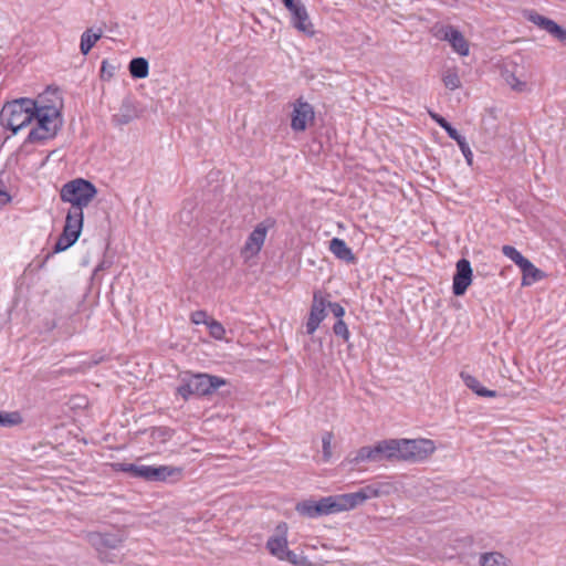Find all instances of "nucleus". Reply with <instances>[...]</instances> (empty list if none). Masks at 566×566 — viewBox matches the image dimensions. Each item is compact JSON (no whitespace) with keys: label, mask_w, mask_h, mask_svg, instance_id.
Instances as JSON below:
<instances>
[{"label":"nucleus","mask_w":566,"mask_h":566,"mask_svg":"<svg viewBox=\"0 0 566 566\" xmlns=\"http://www.w3.org/2000/svg\"><path fill=\"white\" fill-rule=\"evenodd\" d=\"M139 117V111L133 101L125 98L118 113L113 115L112 122L116 126H124Z\"/></svg>","instance_id":"nucleus-16"},{"label":"nucleus","mask_w":566,"mask_h":566,"mask_svg":"<svg viewBox=\"0 0 566 566\" xmlns=\"http://www.w3.org/2000/svg\"><path fill=\"white\" fill-rule=\"evenodd\" d=\"M172 437V430L167 427H156L151 429L150 438L154 442L165 443Z\"/></svg>","instance_id":"nucleus-29"},{"label":"nucleus","mask_w":566,"mask_h":566,"mask_svg":"<svg viewBox=\"0 0 566 566\" xmlns=\"http://www.w3.org/2000/svg\"><path fill=\"white\" fill-rule=\"evenodd\" d=\"M333 331L335 335L342 337L344 340H348L349 338V331L345 323V321H336L334 324Z\"/></svg>","instance_id":"nucleus-34"},{"label":"nucleus","mask_w":566,"mask_h":566,"mask_svg":"<svg viewBox=\"0 0 566 566\" xmlns=\"http://www.w3.org/2000/svg\"><path fill=\"white\" fill-rule=\"evenodd\" d=\"M444 130L447 132L448 136L450 138H452L453 140H455L458 143V140H461L463 139L464 137L461 136L458 130L455 128H453L450 124H448L446 127H444Z\"/></svg>","instance_id":"nucleus-38"},{"label":"nucleus","mask_w":566,"mask_h":566,"mask_svg":"<svg viewBox=\"0 0 566 566\" xmlns=\"http://www.w3.org/2000/svg\"><path fill=\"white\" fill-rule=\"evenodd\" d=\"M130 75L135 78H145L148 76V62L144 57H135L129 62Z\"/></svg>","instance_id":"nucleus-24"},{"label":"nucleus","mask_w":566,"mask_h":566,"mask_svg":"<svg viewBox=\"0 0 566 566\" xmlns=\"http://www.w3.org/2000/svg\"><path fill=\"white\" fill-rule=\"evenodd\" d=\"M502 253L509 258L511 261H513L518 268L525 263L527 260L524 258L521 252H518L514 247L512 245H503L502 247Z\"/></svg>","instance_id":"nucleus-31"},{"label":"nucleus","mask_w":566,"mask_h":566,"mask_svg":"<svg viewBox=\"0 0 566 566\" xmlns=\"http://www.w3.org/2000/svg\"><path fill=\"white\" fill-rule=\"evenodd\" d=\"M181 473V469L174 468L169 465H159L149 468V482H163L167 481L169 478L179 475Z\"/></svg>","instance_id":"nucleus-20"},{"label":"nucleus","mask_w":566,"mask_h":566,"mask_svg":"<svg viewBox=\"0 0 566 566\" xmlns=\"http://www.w3.org/2000/svg\"><path fill=\"white\" fill-rule=\"evenodd\" d=\"M431 117L433 118V120L444 129V127L450 124L446 118H443L442 116L438 115V114H431Z\"/></svg>","instance_id":"nucleus-41"},{"label":"nucleus","mask_w":566,"mask_h":566,"mask_svg":"<svg viewBox=\"0 0 566 566\" xmlns=\"http://www.w3.org/2000/svg\"><path fill=\"white\" fill-rule=\"evenodd\" d=\"M359 491L363 493L364 501H367L373 497H377L380 494L379 489L376 488L375 485H366V486L359 489Z\"/></svg>","instance_id":"nucleus-36"},{"label":"nucleus","mask_w":566,"mask_h":566,"mask_svg":"<svg viewBox=\"0 0 566 566\" xmlns=\"http://www.w3.org/2000/svg\"><path fill=\"white\" fill-rule=\"evenodd\" d=\"M291 14L292 25L300 32L312 35L314 34L313 23L310 20V15L305 6L300 1L291 2V6H285Z\"/></svg>","instance_id":"nucleus-10"},{"label":"nucleus","mask_w":566,"mask_h":566,"mask_svg":"<svg viewBox=\"0 0 566 566\" xmlns=\"http://www.w3.org/2000/svg\"><path fill=\"white\" fill-rule=\"evenodd\" d=\"M195 324H203L210 335L216 339H226V328L219 321H192Z\"/></svg>","instance_id":"nucleus-26"},{"label":"nucleus","mask_w":566,"mask_h":566,"mask_svg":"<svg viewBox=\"0 0 566 566\" xmlns=\"http://www.w3.org/2000/svg\"><path fill=\"white\" fill-rule=\"evenodd\" d=\"M179 380L180 384L177 387V394L185 400H188L189 397L193 395H212L218 388L227 384L226 379L208 374L185 373L180 375Z\"/></svg>","instance_id":"nucleus-4"},{"label":"nucleus","mask_w":566,"mask_h":566,"mask_svg":"<svg viewBox=\"0 0 566 566\" xmlns=\"http://www.w3.org/2000/svg\"><path fill=\"white\" fill-rule=\"evenodd\" d=\"M523 15L527 21L532 22L541 30L546 31L548 34H551L559 42L566 44V29L558 25L555 21L539 14L538 12L532 9L524 10Z\"/></svg>","instance_id":"nucleus-7"},{"label":"nucleus","mask_w":566,"mask_h":566,"mask_svg":"<svg viewBox=\"0 0 566 566\" xmlns=\"http://www.w3.org/2000/svg\"><path fill=\"white\" fill-rule=\"evenodd\" d=\"M399 441L397 439H385L374 446L359 448L347 458L349 464L357 465L360 462H399Z\"/></svg>","instance_id":"nucleus-3"},{"label":"nucleus","mask_w":566,"mask_h":566,"mask_svg":"<svg viewBox=\"0 0 566 566\" xmlns=\"http://www.w3.org/2000/svg\"><path fill=\"white\" fill-rule=\"evenodd\" d=\"M103 31L98 29L94 31L93 29H86L81 35L80 50L83 55H87L95 43L102 38Z\"/></svg>","instance_id":"nucleus-22"},{"label":"nucleus","mask_w":566,"mask_h":566,"mask_svg":"<svg viewBox=\"0 0 566 566\" xmlns=\"http://www.w3.org/2000/svg\"><path fill=\"white\" fill-rule=\"evenodd\" d=\"M523 277V285H531L543 279L544 274L541 270H538L528 259L520 266Z\"/></svg>","instance_id":"nucleus-23"},{"label":"nucleus","mask_w":566,"mask_h":566,"mask_svg":"<svg viewBox=\"0 0 566 566\" xmlns=\"http://www.w3.org/2000/svg\"><path fill=\"white\" fill-rule=\"evenodd\" d=\"M116 71V66L104 60L101 65V77L103 80H111Z\"/></svg>","instance_id":"nucleus-35"},{"label":"nucleus","mask_w":566,"mask_h":566,"mask_svg":"<svg viewBox=\"0 0 566 566\" xmlns=\"http://www.w3.org/2000/svg\"><path fill=\"white\" fill-rule=\"evenodd\" d=\"M458 145H459L463 156L465 157L468 165L471 166L472 161H473V154H472L465 138L458 140Z\"/></svg>","instance_id":"nucleus-37"},{"label":"nucleus","mask_w":566,"mask_h":566,"mask_svg":"<svg viewBox=\"0 0 566 566\" xmlns=\"http://www.w3.org/2000/svg\"><path fill=\"white\" fill-rule=\"evenodd\" d=\"M101 269H102V264H99V265L96 268L95 272L99 271Z\"/></svg>","instance_id":"nucleus-43"},{"label":"nucleus","mask_w":566,"mask_h":566,"mask_svg":"<svg viewBox=\"0 0 566 566\" xmlns=\"http://www.w3.org/2000/svg\"><path fill=\"white\" fill-rule=\"evenodd\" d=\"M335 499L338 512L353 510L365 502L363 493L359 490L353 493L335 495Z\"/></svg>","instance_id":"nucleus-18"},{"label":"nucleus","mask_w":566,"mask_h":566,"mask_svg":"<svg viewBox=\"0 0 566 566\" xmlns=\"http://www.w3.org/2000/svg\"><path fill=\"white\" fill-rule=\"evenodd\" d=\"M24 419L20 411H0V427L12 428L23 423Z\"/></svg>","instance_id":"nucleus-25"},{"label":"nucleus","mask_w":566,"mask_h":566,"mask_svg":"<svg viewBox=\"0 0 566 566\" xmlns=\"http://www.w3.org/2000/svg\"><path fill=\"white\" fill-rule=\"evenodd\" d=\"M436 35L441 40L448 41L453 51L461 56H467L469 54V42L465 40L463 34L452 25H442L438 28Z\"/></svg>","instance_id":"nucleus-11"},{"label":"nucleus","mask_w":566,"mask_h":566,"mask_svg":"<svg viewBox=\"0 0 566 566\" xmlns=\"http://www.w3.org/2000/svg\"><path fill=\"white\" fill-rule=\"evenodd\" d=\"M287 530L289 527L286 523H279L275 527V534L272 535L266 542V548L269 552L281 560L289 551L286 538Z\"/></svg>","instance_id":"nucleus-14"},{"label":"nucleus","mask_w":566,"mask_h":566,"mask_svg":"<svg viewBox=\"0 0 566 566\" xmlns=\"http://www.w3.org/2000/svg\"><path fill=\"white\" fill-rule=\"evenodd\" d=\"M397 441H399V462H423L436 451V444L430 439H397Z\"/></svg>","instance_id":"nucleus-5"},{"label":"nucleus","mask_w":566,"mask_h":566,"mask_svg":"<svg viewBox=\"0 0 566 566\" xmlns=\"http://www.w3.org/2000/svg\"><path fill=\"white\" fill-rule=\"evenodd\" d=\"M443 84L447 88L453 91L461 86V80L458 75L457 70L449 69L444 72L442 76Z\"/></svg>","instance_id":"nucleus-28"},{"label":"nucleus","mask_w":566,"mask_h":566,"mask_svg":"<svg viewBox=\"0 0 566 566\" xmlns=\"http://www.w3.org/2000/svg\"><path fill=\"white\" fill-rule=\"evenodd\" d=\"M282 560H287L294 566H313V563L304 555H298L293 551H287Z\"/></svg>","instance_id":"nucleus-30"},{"label":"nucleus","mask_w":566,"mask_h":566,"mask_svg":"<svg viewBox=\"0 0 566 566\" xmlns=\"http://www.w3.org/2000/svg\"><path fill=\"white\" fill-rule=\"evenodd\" d=\"M104 356L103 355H98V354H95L92 358V360L90 361H83L82 364L84 365L85 368H91L97 364H99L101 361L104 360Z\"/></svg>","instance_id":"nucleus-39"},{"label":"nucleus","mask_w":566,"mask_h":566,"mask_svg":"<svg viewBox=\"0 0 566 566\" xmlns=\"http://www.w3.org/2000/svg\"><path fill=\"white\" fill-rule=\"evenodd\" d=\"M506 557L499 552L484 553L480 557L481 566H506Z\"/></svg>","instance_id":"nucleus-27"},{"label":"nucleus","mask_w":566,"mask_h":566,"mask_svg":"<svg viewBox=\"0 0 566 566\" xmlns=\"http://www.w3.org/2000/svg\"><path fill=\"white\" fill-rule=\"evenodd\" d=\"M296 512L308 518L339 513L335 495L325 496L318 501L305 500L296 504Z\"/></svg>","instance_id":"nucleus-6"},{"label":"nucleus","mask_w":566,"mask_h":566,"mask_svg":"<svg viewBox=\"0 0 566 566\" xmlns=\"http://www.w3.org/2000/svg\"><path fill=\"white\" fill-rule=\"evenodd\" d=\"M87 542L98 552L104 548L115 549L124 542L125 536L120 532L99 533L90 532L86 535Z\"/></svg>","instance_id":"nucleus-13"},{"label":"nucleus","mask_w":566,"mask_h":566,"mask_svg":"<svg viewBox=\"0 0 566 566\" xmlns=\"http://www.w3.org/2000/svg\"><path fill=\"white\" fill-rule=\"evenodd\" d=\"M344 315L345 310L339 303L331 302L318 293L314 294L310 318H326L328 316L342 318Z\"/></svg>","instance_id":"nucleus-8"},{"label":"nucleus","mask_w":566,"mask_h":566,"mask_svg":"<svg viewBox=\"0 0 566 566\" xmlns=\"http://www.w3.org/2000/svg\"><path fill=\"white\" fill-rule=\"evenodd\" d=\"M463 382L465 384V386L468 388H470L473 392H475L478 396H481V397H496L497 396V392L495 390H490V389H486L485 387L481 386V384L479 382V380L462 371L460 374Z\"/></svg>","instance_id":"nucleus-21"},{"label":"nucleus","mask_w":566,"mask_h":566,"mask_svg":"<svg viewBox=\"0 0 566 566\" xmlns=\"http://www.w3.org/2000/svg\"><path fill=\"white\" fill-rule=\"evenodd\" d=\"M472 281L471 264L467 259H461L457 262V271L453 276V293L454 295H462L467 291Z\"/></svg>","instance_id":"nucleus-15"},{"label":"nucleus","mask_w":566,"mask_h":566,"mask_svg":"<svg viewBox=\"0 0 566 566\" xmlns=\"http://www.w3.org/2000/svg\"><path fill=\"white\" fill-rule=\"evenodd\" d=\"M268 233V228L260 223L248 237L243 248L241 249L242 258L248 261L254 258L262 249Z\"/></svg>","instance_id":"nucleus-12"},{"label":"nucleus","mask_w":566,"mask_h":566,"mask_svg":"<svg viewBox=\"0 0 566 566\" xmlns=\"http://www.w3.org/2000/svg\"><path fill=\"white\" fill-rule=\"evenodd\" d=\"M329 250L337 259L342 261H345L347 263H354L356 261L355 254L353 253L352 249L348 248V245L343 239H332L329 241Z\"/></svg>","instance_id":"nucleus-17"},{"label":"nucleus","mask_w":566,"mask_h":566,"mask_svg":"<svg viewBox=\"0 0 566 566\" xmlns=\"http://www.w3.org/2000/svg\"><path fill=\"white\" fill-rule=\"evenodd\" d=\"M10 200L11 196L4 190H0V208L10 202Z\"/></svg>","instance_id":"nucleus-42"},{"label":"nucleus","mask_w":566,"mask_h":566,"mask_svg":"<svg viewBox=\"0 0 566 566\" xmlns=\"http://www.w3.org/2000/svg\"><path fill=\"white\" fill-rule=\"evenodd\" d=\"M322 321H307L306 322V334L312 335L319 326Z\"/></svg>","instance_id":"nucleus-40"},{"label":"nucleus","mask_w":566,"mask_h":566,"mask_svg":"<svg viewBox=\"0 0 566 566\" xmlns=\"http://www.w3.org/2000/svg\"><path fill=\"white\" fill-rule=\"evenodd\" d=\"M96 193L95 186L82 178L74 179L62 187L61 199L69 202L71 207L65 218L63 232L55 242L54 253L67 250L77 241L83 228V209L90 205Z\"/></svg>","instance_id":"nucleus-2"},{"label":"nucleus","mask_w":566,"mask_h":566,"mask_svg":"<svg viewBox=\"0 0 566 566\" xmlns=\"http://www.w3.org/2000/svg\"><path fill=\"white\" fill-rule=\"evenodd\" d=\"M332 440H333L332 432H325L322 437L323 458L325 461H328L332 457Z\"/></svg>","instance_id":"nucleus-33"},{"label":"nucleus","mask_w":566,"mask_h":566,"mask_svg":"<svg viewBox=\"0 0 566 566\" xmlns=\"http://www.w3.org/2000/svg\"><path fill=\"white\" fill-rule=\"evenodd\" d=\"M314 119V109L312 105L298 98L293 104V112L291 114V128L294 132H304L307 124Z\"/></svg>","instance_id":"nucleus-9"},{"label":"nucleus","mask_w":566,"mask_h":566,"mask_svg":"<svg viewBox=\"0 0 566 566\" xmlns=\"http://www.w3.org/2000/svg\"><path fill=\"white\" fill-rule=\"evenodd\" d=\"M116 471L128 473L133 478L143 479L148 481L149 478V468L150 465H145L140 463H116Z\"/></svg>","instance_id":"nucleus-19"},{"label":"nucleus","mask_w":566,"mask_h":566,"mask_svg":"<svg viewBox=\"0 0 566 566\" xmlns=\"http://www.w3.org/2000/svg\"><path fill=\"white\" fill-rule=\"evenodd\" d=\"M3 127L13 134L30 127L27 142L35 144L53 138L62 126L56 105L43 104L40 99L20 98L7 103L0 112Z\"/></svg>","instance_id":"nucleus-1"},{"label":"nucleus","mask_w":566,"mask_h":566,"mask_svg":"<svg viewBox=\"0 0 566 566\" xmlns=\"http://www.w3.org/2000/svg\"><path fill=\"white\" fill-rule=\"evenodd\" d=\"M504 78L512 90L516 92L527 91V83L517 78L514 73H505Z\"/></svg>","instance_id":"nucleus-32"}]
</instances>
